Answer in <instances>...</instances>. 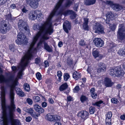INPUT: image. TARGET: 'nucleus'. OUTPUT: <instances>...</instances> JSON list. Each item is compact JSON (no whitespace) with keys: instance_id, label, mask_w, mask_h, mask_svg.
<instances>
[{"instance_id":"obj_1","label":"nucleus","mask_w":125,"mask_h":125,"mask_svg":"<svg viewBox=\"0 0 125 125\" xmlns=\"http://www.w3.org/2000/svg\"><path fill=\"white\" fill-rule=\"evenodd\" d=\"M64 0H59L56 4L54 9L52 11L47 19L46 21L44 23H42L41 26L39 24H35L33 26V29L35 30H39V31L35 36L33 40L30 45L28 51L29 52H34L36 51V49L34 46L38 39L42 35V38L45 40H48L49 37L46 36L48 34L50 35L53 32V30L51 22L52 17L55 14L57 10L61 5Z\"/></svg>"},{"instance_id":"obj_2","label":"nucleus","mask_w":125,"mask_h":125,"mask_svg":"<svg viewBox=\"0 0 125 125\" xmlns=\"http://www.w3.org/2000/svg\"><path fill=\"white\" fill-rule=\"evenodd\" d=\"M1 105L2 108V116L0 117V125H8L9 122V119H12L14 118V115L12 118L10 116L9 113V118L8 117L6 112V109L5 108V90L4 87H1Z\"/></svg>"},{"instance_id":"obj_3","label":"nucleus","mask_w":125,"mask_h":125,"mask_svg":"<svg viewBox=\"0 0 125 125\" xmlns=\"http://www.w3.org/2000/svg\"><path fill=\"white\" fill-rule=\"evenodd\" d=\"M18 82L17 81H15L14 82L11 83V89L10 94V101L11 107L9 108V113L10 115L11 118H12L14 115L13 112L15 111L16 106L14 104V96L15 94L14 92V90L15 86L18 85Z\"/></svg>"},{"instance_id":"obj_4","label":"nucleus","mask_w":125,"mask_h":125,"mask_svg":"<svg viewBox=\"0 0 125 125\" xmlns=\"http://www.w3.org/2000/svg\"><path fill=\"white\" fill-rule=\"evenodd\" d=\"M33 52L28 51L27 54L25 56H24L21 60V70L19 72L18 74V77L20 78L22 76V71L24 70L25 67L27 65L29 60H30L32 57V53Z\"/></svg>"},{"instance_id":"obj_5","label":"nucleus","mask_w":125,"mask_h":125,"mask_svg":"<svg viewBox=\"0 0 125 125\" xmlns=\"http://www.w3.org/2000/svg\"><path fill=\"white\" fill-rule=\"evenodd\" d=\"M117 35L118 38L121 40L125 39V28L124 24H121L119 25Z\"/></svg>"},{"instance_id":"obj_6","label":"nucleus","mask_w":125,"mask_h":125,"mask_svg":"<svg viewBox=\"0 0 125 125\" xmlns=\"http://www.w3.org/2000/svg\"><path fill=\"white\" fill-rule=\"evenodd\" d=\"M110 74L112 76H120L123 74V70L120 66H117L110 70Z\"/></svg>"},{"instance_id":"obj_7","label":"nucleus","mask_w":125,"mask_h":125,"mask_svg":"<svg viewBox=\"0 0 125 125\" xmlns=\"http://www.w3.org/2000/svg\"><path fill=\"white\" fill-rule=\"evenodd\" d=\"M93 30L95 33L103 34L104 33L103 26L98 22L95 23L93 25Z\"/></svg>"},{"instance_id":"obj_8","label":"nucleus","mask_w":125,"mask_h":125,"mask_svg":"<svg viewBox=\"0 0 125 125\" xmlns=\"http://www.w3.org/2000/svg\"><path fill=\"white\" fill-rule=\"evenodd\" d=\"M18 25L19 29L21 31H22L24 29L25 31L29 32V27L26 22L22 20H20L18 23Z\"/></svg>"},{"instance_id":"obj_9","label":"nucleus","mask_w":125,"mask_h":125,"mask_svg":"<svg viewBox=\"0 0 125 125\" xmlns=\"http://www.w3.org/2000/svg\"><path fill=\"white\" fill-rule=\"evenodd\" d=\"M10 28L7 26V25L4 21L1 22L0 24V32L5 33L7 30H9Z\"/></svg>"},{"instance_id":"obj_10","label":"nucleus","mask_w":125,"mask_h":125,"mask_svg":"<svg viewBox=\"0 0 125 125\" xmlns=\"http://www.w3.org/2000/svg\"><path fill=\"white\" fill-rule=\"evenodd\" d=\"M40 0H26L27 4L33 9L37 8L39 6L38 2Z\"/></svg>"},{"instance_id":"obj_11","label":"nucleus","mask_w":125,"mask_h":125,"mask_svg":"<svg viewBox=\"0 0 125 125\" xmlns=\"http://www.w3.org/2000/svg\"><path fill=\"white\" fill-rule=\"evenodd\" d=\"M89 115V113L88 112L86 111H82L78 113L77 115L78 117H81L82 119L85 120L88 118Z\"/></svg>"},{"instance_id":"obj_12","label":"nucleus","mask_w":125,"mask_h":125,"mask_svg":"<svg viewBox=\"0 0 125 125\" xmlns=\"http://www.w3.org/2000/svg\"><path fill=\"white\" fill-rule=\"evenodd\" d=\"M93 42L94 45L97 47H101L104 45V41L100 38H95L94 39Z\"/></svg>"},{"instance_id":"obj_13","label":"nucleus","mask_w":125,"mask_h":125,"mask_svg":"<svg viewBox=\"0 0 125 125\" xmlns=\"http://www.w3.org/2000/svg\"><path fill=\"white\" fill-rule=\"evenodd\" d=\"M63 28L64 31L67 33L69 32V30H70L71 25L68 21H65L63 23Z\"/></svg>"},{"instance_id":"obj_14","label":"nucleus","mask_w":125,"mask_h":125,"mask_svg":"<svg viewBox=\"0 0 125 125\" xmlns=\"http://www.w3.org/2000/svg\"><path fill=\"white\" fill-rule=\"evenodd\" d=\"M17 39L21 40H23L25 43L27 44L28 43L27 39L26 38L25 36L24 35V34L21 32H19L18 34L17 35Z\"/></svg>"},{"instance_id":"obj_15","label":"nucleus","mask_w":125,"mask_h":125,"mask_svg":"<svg viewBox=\"0 0 125 125\" xmlns=\"http://www.w3.org/2000/svg\"><path fill=\"white\" fill-rule=\"evenodd\" d=\"M99 68L97 69V72L100 73L101 72H104L106 70V66L102 62H101L98 64Z\"/></svg>"},{"instance_id":"obj_16","label":"nucleus","mask_w":125,"mask_h":125,"mask_svg":"<svg viewBox=\"0 0 125 125\" xmlns=\"http://www.w3.org/2000/svg\"><path fill=\"white\" fill-rule=\"evenodd\" d=\"M34 108L35 110L38 113V114L43 113L44 111V109L41 107L37 104H35L34 105Z\"/></svg>"},{"instance_id":"obj_17","label":"nucleus","mask_w":125,"mask_h":125,"mask_svg":"<svg viewBox=\"0 0 125 125\" xmlns=\"http://www.w3.org/2000/svg\"><path fill=\"white\" fill-rule=\"evenodd\" d=\"M104 84L106 87H111L114 84V83L112 82L111 80L108 77L105 78L104 80Z\"/></svg>"},{"instance_id":"obj_18","label":"nucleus","mask_w":125,"mask_h":125,"mask_svg":"<svg viewBox=\"0 0 125 125\" xmlns=\"http://www.w3.org/2000/svg\"><path fill=\"white\" fill-rule=\"evenodd\" d=\"M92 54L93 56L95 58L99 57L100 59H101L103 57V56L101 54H99V50L98 49H93Z\"/></svg>"},{"instance_id":"obj_19","label":"nucleus","mask_w":125,"mask_h":125,"mask_svg":"<svg viewBox=\"0 0 125 125\" xmlns=\"http://www.w3.org/2000/svg\"><path fill=\"white\" fill-rule=\"evenodd\" d=\"M112 8L115 11H118L121 10L122 8V7L121 6L118 4H114L112 5Z\"/></svg>"},{"instance_id":"obj_20","label":"nucleus","mask_w":125,"mask_h":125,"mask_svg":"<svg viewBox=\"0 0 125 125\" xmlns=\"http://www.w3.org/2000/svg\"><path fill=\"white\" fill-rule=\"evenodd\" d=\"M74 13V11L72 10H68L65 11H62L59 12V14H63L66 16Z\"/></svg>"},{"instance_id":"obj_21","label":"nucleus","mask_w":125,"mask_h":125,"mask_svg":"<svg viewBox=\"0 0 125 125\" xmlns=\"http://www.w3.org/2000/svg\"><path fill=\"white\" fill-rule=\"evenodd\" d=\"M37 13L35 11L32 12H30L29 15V18L31 20H33L36 18Z\"/></svg>"},{"instance_id":"obj_22","label":"nucleus","mask_w":125,"mask_h":125,"mask_svg":"<svg viewBox=\"0 0 125 125\" xmlns=\"http://www.w3.org/2000/svg\"><path fill=\"white\" fill-rule=\"evenodd\" d=\"M73 76L74 79L77 80L81 77V73H78L77 71H75L73 73Z\"/></svg>"},{"instance_id":"obj_23","label":"nucleus","mask_w":125,"mask_h":125,"mask_svg":"<svg viewBox=\"0 0 125 125\" xmlns=\"http://www.w3.org/2000/svg\"><path fill=\"white\" fill-rule=\"evenodd\" d=\"M95 89L94 88H92L90 90V91L91 96L94 99H95L97 96L96 93L95 92Z\"/></svg>"},{"instance_id":"obj_24","label":"nucleus","mask_w":125,"mask_h":125,"mask_svg":"<svg viewBox=\"0 0 125 125\" xmlns=\"http://www.w3.org/2000/svg\"><path fill=\"white\" fill-rule=\"evenodd\" d=\"M16 91L17 94L21 97H23L24 95V93L23 92L20 88L17 87L16 88Z\"/></svg>"},{"instance_id":"obj_25","label":"nucleus","mask_w":125,"mask_h":125,"mask_svg":"<svg viewBox=\"0 0 125 125\" xmlns=\"http://www.w3.org/2000/svg\"><path fill=\"white\" fill-rule=\"evenodd\" d=\"M16 81H17V80H14V77L12 76H10L7 79H6L5 78V83H10V82H11V83H12Z\"/></svg>"},{"instance_id":"obj_26","label":"nucleus","mask_w":125,"mask_h":125,"mask_svg":"<svg viewBox=\"0 0 125 125\" xmlns=\"http://www.w3.org/2000/svg\"><path fill=\"white\" fill-rule=\"evenodd\" d=\"M44 49L46 50L48 52H52V49L50 47L48 44L46 42H44Z\"/></svg>"},{"instance_id":"obj_27","label":"nucleus","mask_w":125,"mask_h":125,"mask_svg":"<svg viewBox=\"0 0 125 125\" xmlns=\"http://www.w3.org/2000/svg\"><path fill=\"white\" fill-rule=\"evenodd\" d=\"M106 18L111 20H112L114 19V13L112 12H110L108 13L107 14H106Z\"/></svg>"},{"instance_id":"obj_28","label":"nucleus","mask_w":125,"mask_h":125,"mask_svg":"<svg viewBox=\"0 0 125 125\" xmlns=\"http://www.w3.org/2000/svg\"><path fill=\"white\" fill-rule=\"evenodd\" d=\"M68 87V85L66 83H65L61 85L59 88V90L62 91L65 90Z\"/></svg>"},{"instance_id":"obj_29","label":"nucleus","mask_w":125,"mask_h":125,"mask_svg":"<svg viewBox=\"0 0 125 125\" xmlns=\"http://www.w3.org/2000/svg\"><path fill=\"white\" fill-rule=\"evenodd\" d=\"M11 125H21L19 120L13 119L12 121Z\"/></svg>"},{"instance_id":"obj_30","label":"nucleus","mask_w":125,"mask_h":125,"mask_svg":"<svg viewBox=\"0 0 125 125\" xmlns=\"http://www.w3.org/2000/svg\"><path fill=\"white\" fill-rule=\"evenodd\" d=\"M53 115H51L50 113L47 114L45 117V118L46 120L50 121H53Z\"/></svg>"},{"instance_id":"obj_31","label":"nucleus","mask_w":125,"mask_h":125,"mask_svg":"<svg viewBox=\"0 0 125 125\" xmlns=\"http://www.w3.org/2000/svg\"><path fill=\"white\" fill-rule=\"evenodd\" d=\"M106 117L105 120H106V121L108 120L109 121H111V117L112 116V113L110 111L108 112L107 114L106 115Z\"/></svg>"},{"instance_id":"obj_32","label":"nucleus","mask_w":125,"mask_h":125,"mask_svg":"<svg viewBox=\"0 0 125 125\" xmlns=\"http://www.w3.org/2000/svg\"><path fill=\"white\" fill-rule=\"evenodd\" d=\"M23 87L25 91L29 92L30 90V85L27 83H25L24 84Z\"/></svg>"},{"instance_id":"obj_33","label":"nucleus","mask_w":125,"mask_h":125,"mask_svg":"<svg viewBox=\"0 0 125 125\" xmlns=\"http://www.w3.org/2000/svg\"><path fill=\"white\" fill-rule=\"evenodd\" d=\"M118 53L121 56H125V48L120 49L118 51Z\"/></svg>"},{"instance_id":"obj_34","label":"nucleus","mask_w":125,"mask_h":125,"mask_svg":"<svg viewBox=\"0 0 125 125\" xmlns=\"http://www.w3.org/2000/svg\"><path fill=\"white\" fill-rule=\"evenodd\" d=\"M23 110L26 112L29 113L30 115L32 112L33 111V109L31 108H28L25 107L23 108Z\"/></svg>"},{"instance_id":"obj_35","label":"nucleus","mask_w":125,"mask_h":125,"mask_svg":"<svg viewBox=\"0 0 125 125\" xmlns=\"http://www.w3.org/2000/svg\"><path fill=\"white\" fill-rule=\"evenodd\" d=\"M42 35H42L41 36V38L40 39L39 42H38L37 44V47H38L39 46H41L43 43L44 44V42H45V40H46L42 38Z\"/></svg>"},{"instance_id":"obj_36","label":"nucleus","mask_w":125,"mask_h":125,"mask_svg":"<svg viewBox=\"0 0 125 125\" xmlns=\"http://www.w3.org/2000/svg\"><path fill=\"white\" fill-rule=\"evenodd\" d=\"M67 65L70 66V67H71L72 66H73V61L72 59L69 58H68L67 59Z\"/></svg>"},{"instance_id":"obj_37","label":"nucleus","mask_w":125,"mask_h":125,"mask_svg":"<svg viewBox=\"0 0 125 125\" xmlns=\"http://www.w3.org/2000/svg\"><path fill=\"white\" fill-rule=\"evenodd\" d=\"M72 3L73 2L72 1L70 0H68L65 3L64 5V7L65 8L69 7Z\"/></svg>"},{"instance_id":"obj_38","label":"nucleus","mask_w":125,"mask_h":125,"mask_svg":"<svg viewBox=\"0 0 125 125\" xmlns=\"http://www.w3.org/2000/svg\"><path fill=\"white\" fill-rule=\"evenodd\" d=\"M36 16V18L38 21H41L43 19V15L41 13H40L38 14H37Z\"/></svg>"},{"instance_id":"obj_39","label":"nucleus","mask_w":125,"mask_h":125,"mask_svg":"<svg viewBox=\"0 0 125 125\" xmlns=\"http://www.w3.org/2000/svg\"><path fill=\"white\" fill-rule=\"evenodd\" d=\"M53 121L57 122L59 121L61 119V118L59 115H53Z\"/></svg>"},{"instance_id":"obj_40","label":"nucleus","mask_w":125,"mask_h":125,"mask_svg":"<svg viewBox=\"0 0 125 125\" xmlns=\"http://www.w3.org/2000/svg\"><path fill=\"white\" fill-rule=\"evenodd\" d=\"M33 117L36 118V117H38L40 115V114H37V113L34 112V110H33V111L30 114Z\"/></svg>"},{"instance_id":"obj_41","label":"nucleus","mask_w":125,"mask_h":125,"mask_svg":"<svg viewBox=\"0 0 125 125\" xmlns=\"http://www.w3.org/2000/svg\"><path fill=\"white\" fill-rule=\"evenodd\" d=\"M103 101L102 100H100L99 101L96 102L94 103H93L92 104L94 106L100 107V104L103 103Z\"/></svg>"},{"instance_id":"obj_42","label":"nucleus","mask_w":125,"mask_h":125,"mask_svg":"<svg viewBox=\"0 0 125 125\" xmlns=\"http://www.w3.org/2000/svg\"><path fill=\"white\" fill-rule=\"evenodd\" d=\"M22 40H23L22 39L21 40L19 39H17V40H16L15 42L16 43L18 44H26L25 43H24V41Z\"/></svg>"},{"instance_id":"obj_43","label":"nucleus","mask_w":125,"mask_h":125,"mask_svg":"<svg viewBox=\"0 0 125 125\" xmlns=\"http://www.w3.org/2000/svg\"><path fill=\"white\" fill-rule=\"evenodd\" d=\"M5 83V78L2 75H0V83Z\"/></svg>"},{"instance_id":"obj_44","label":"nucleus","mask_w":125,"mask_h":125,"mask_svg":"<svg viewBox=\"0 0 125 125\" xmlns=\"http://www.w3.org/2000/svg\"><path fill=\"white\" fill-rule=\"evenodd\" d=\"M95 107L93 106H91L89 107V112L91 114H93L95 112Z\"/></svg>"},{"instance_id":"obj_45","label":"nucleus","mask_w":125,"mask_h":125,"mask_svg":"<svg viewBox=\"0 0 125 125\" xmlns=\"http://www.w3.org/2000/svg\"><path fill=\"white\" fill-rule=\"evenodd\" d=\"M70 77V76L68 73H65L64 76V79L65 81H67Z\"/></svg>"},{"instance_id":"obj_46","label":"nucleus","mask_w":125,"mask_h":125,"mask_svg":"<svg viewBox=\"0 0 125 125\" xmlns=\"http://www.w3.org/2000/svg\"><path fill=\"white\" fill-rule=\"evenodd\" d=\"M116 45L113 43H110L109 45V48L108 49L112 51V49L114 47H116Z\"/></svg>"},{"instance_id":"obj_47","label":"nucleus","mask_w":125,"mask_h":125,"mask_svg":"<svg viewBox=\"0 0 125 125\" xmlns=\"http://www.w3.org/2000/svg\"><path fill=\"white\" fill-rule=\"evenodd\" d=\"M83 29L86 31H88L89 30V27L88 24L83 23Z\"/></svg>"},{"instance_id":"obj_48","label":"nucleus","mask_w":125,"mask_h":125,"mask_svg":"<svg viewBox=\"0 0 125 125\" xmlns=\"http://www.w3.org/2000/svg\"><path fill=\"white\" fill-rule=\"evenodd\" d=\"M36 76L37 79L39 80H40L42 79V75L39 72L37 73L36 74Z\"/></svg>"},{"instance_id":"obj_49","label":"nucleus","mask_w":125,"mask_h":125,"mask_svg":"<svg viewBox=\"0 0 125 125\" xmlns=\"http://www.w3.org/2000/svg\"><path fill=\"white\" fill-rule=\"evenodd\" d=\"M80 89V88L79 86H76L73 89V92L74 93L78 92L79 90Z\"/></svg>"},{"instance_id":"obj_50","label":"nucleus","mask_w":125,"mask_h":125,"mask_svg":"<svg viewBox=\"0 0 125 125\" xmlns=\"http://www.w3.org/2000/svg\"><path fill=\"white\" fill-rule=\"evenodd\" d=\"M80 99L82 102H83L86 101L87 99V98L85 96L83 95L81 97Z\"/></svg>"},{"instance_id":"obj_51","label":"nucleus","mask_w":125,"mask_h":125,"mask_svg":"<svg viewBox=\"0 0 125 125\" xmlns=\"http://www.w3.org/2000/svg\"><path fill=\"white\" fill-rule=\"evenodd\" d=\"M33 99L34 101L36 102H39L40 100V97L38 96H34Z\"/></svg>"},{"instance_id":"obj_52","label":"nucleus","mask_w":125,"mask_h":125,"mask_svg":"<svg viewBox=\"0 0 125 125\" xmlns=\"http://www.w3.org/2000/svg\"><path fill=\"white\" fill-rule=\"evenodd\" d=\"M27 102L30 105H32L33 103V101L32 100L29 98H28L26 100Z\"/></svg>"},{"instance_id":"obj_53","label":"nucleus","mask_w":125,"mask_h":125,"mask_svg":"<svg viewBox=\"0 0 125 125\" xmlns=\"http://www.w3.org/2000/svg\"><path fill=\"white\" fill-rule=\"evenodd\" d=\"M32 119L31 117L30 116H29L26 117L25 121L27 122H30Z\"/></svg>"},{"instance_id":"obj_54","label":"nucleus","mask_w":125,"mask_h":125,"mask_svg":"<svg viewBox=\"0 0 125 125\" xmlns=\"http://www.w3.org/2000/svg\"><path fill=\"white\" fill-rule=\"evenodd\" d=\"M111 101L113 103L116 104L118 102V101L115 98H112Z\"/></svg>"},{"instance_id":"obj_55","label":"nucleus","mask_w":125,"mask_h":125,"mask_svg":"<svg viewBox=\"0 0 125 125\" xmlns=\"http://www.w3.org/2000/svg\"><path fill=\"white\" fill-rule=\"evenodd\" d=\"M9 49L11 51L13 52L15 50L14 46L13 45H10L9 46Z\"/></svg>"},{"instance_id":"obj_56","label":"nucleus","mask_w":125,"mask_h":125,"mask_svg":"<svg viewBox=\"0 0 125 125\" xmlns=\"http://www.w3.org/2000/svg\"><path fill=\"white\" fill-rule=\"evenodd\" d=\"M79 45L82 46H83L85 45L84 41L83 40H81L79 42Z\"/></svg>"},{"instance_id":"obj_57","label":"nucleus","mask_w":125,"mask_h":125,"mask_svg":"<svg viewBox=\"0 0 125 125\" xmlns=\"http://www.w3.org/2000/svg\"><path fill=\"white\" fill-rule=\"evenodd\" d=\"M89 22V19L88 18H85L83 19V22L84 24H88Z\"/></svg>"},{"instance_id":"obj_58","label":"nucleus","mask_w":125,"mask_h":125,"mask_svg":"<svg viewBox=\"0 0 125 125\" xmlns=\"http://www.w3.org/2000/svg\"><path fill=\"white\" fill-rule=\"evenodd\" d=\"M7 0H0V5H2L5 4Z\"/></svg>"},{"instance_id":"obj_59","label":"nucleus","mask_w":125,"mask_h":125,"mask_svg":"<svg viewBox=\"0 0 125 125\" xmlns=\"http://www.w3.org/2000/svg\"><path fill=\"white\" fill-rule=\"evenodd\" d=\"M40 58L38 57L36 58L35 59V63L36 64L39 63L40 62Z\"/></svg>"},{"instance_id":"obj_60","label":"nucleus","mask_w":125,"mask_h":125,"mask_svg":"<svg viewBox=\"0 0 125 125\" xmlns=\"http://www.w3.org/2000/svg\"><path fill=\"white\" fill-rule=\"evenodd\" d=\"M89 0H84V4L86 5H91V3Z\"/></svg>"},{"instance_id":"obj_61","label":"nucleus","mask_w":125,"mask_h":125,"mask_svg":"<svg viewBox=\"0 0 125 125\" xmlns=\"http://www.w3.org/2000/svg\"><path fill=\"white\" fill-rule=\"evenodd\" d=\"M116 27V25L115 24H114L110 27V29L112 31H114Z\"/></svg>"},{"instance_id":"obj_62","label":"nucleus","mask_w":125,"mask_h":125,"mask_svg":"<svg viewBox=\"0 0 125 125\" xmlns=\"http://www.w3.org/2000/svg\"><path fill=\"white\" fill-rule=\"evenodd\" d=\"M62 75L61 72L60 71H58L57 72V75L59 77V79L61 78Z\"/></svg>"},{"instance_id":"obj_63","label":"nucleus","mask_w":125,"mask_h":125,"mask_svg":"<svg viewBox=\"0 0 125 125\" xmlns=\"http://www.w3.org/2000/svg\"><path fill=\"white\" fill-rule=\"evenodd\" d=\"M48 102L50 104H53L54 103V101L51 98H49L48 99Z\"/></svg>"},{"instance_id":"obj_64","label":"nucleus","mask_w":125,"mask_h":125,"mask_svg":"<svg viewBox=\"0 0 125 125\" xmlns=\"http://www.w3.org/2000/svg\"><path fill=\"white\" fill-rule=\"evenodd\" d=\"M73 98L70 96H68L67 97V99L68 101H72Z\"/></svg>"}]
</instances>
